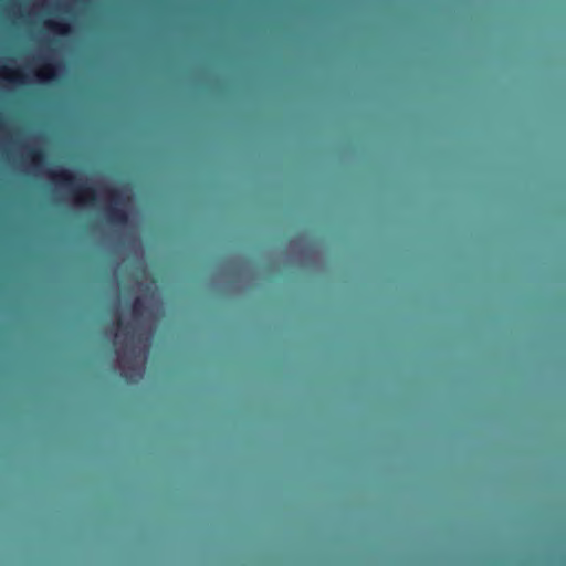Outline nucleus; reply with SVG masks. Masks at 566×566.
<instances>
[{
    "instance_id": "nucleus-1",
    "label": "nucleus",
    "mask_w": 566,
    "mask_h": 566,
    "mask_svg": "<svg viewBox=\"0 0 566 566\" xmlns=\"http://www.w3.org/2000/svg\"><path fill=\"white\" fill-rule=\"evenodd\" d=\"M49 177L56 184L72 191L74 199L78 203H95L96 191L94 188L86 185H77V177L69 169L61 168L60 170H49Z\"/></svg>"
},
{
    "instance_id": "nucleus-2",
    "label": "nucleus",
    "mask_w": 566,
    "mask_h": 566,
    "mask_svg": "<svg viewBox=\"0 0 566 566\" xmlns=\"http://www.w3.org/2000/svg\"><path fill=\"white\" fill-rule=\"evenodd\" d=\"M111 205L105 210L106 221L114 226H125L129 220L128 212L120 208L118 205L122 203V192L117 188H106Z\"/></svg>"
},
{
    "instance_id": "nucleus-3",
    "label": "nucleus",
    "mask_w": 566,
    "mask_h": 566,
    "mask_svg": "<svg viewBox=\"0 0 566 566\" xmlns=\"http://www.w3.org/2000/svg\"><path fill=\"white\" fill-rule=\"evenodd\" d=\"M56 69V64L51 62V60L46 57L41 69L36 73V76L41 82L44 83L54 82L57 78Z\"/></svg>"
},
{
    "instance_id": "nucleus-4",
    "label": "nucleus",
    "mask_w": 566,
    "mask_h": 566,
    "mask_svg": "<svg viewBox=\"0 0 566 566\" xmlns=\"http://www.w3.org/2000/svg\"><path fill=\"white\" fill-rule=\"evenodd\" d=\"M27 157L34 167H40L45 161V154L40 148L28 149Z\"/></svg>"
},
{
    "instance_id": "nucleus-5",
    "label": "nucleus",
    "mask_w": 566,
    "mask_h": 566,
    "mask_svg": "<svg viewBox=\"0 0 566 566\" xmlns=\"http://www.w3.org/2000/svg\"><path fill=\"white\" fill-rule=\"evenodd\" d=\"M46 27L52 30L53 32L60 34V35H66L71 31V27L66 22H60V21H46Z\"/></svg>"
},
{
    "instance_id": "nucleus-6",
    "label": "nucleus",
    "mask_w": 566,
    "mask_h": 566,
    "mask_svg": "<svg viewBox=\"0 0 566 566\" xmlns=\"http://www.w3.org/2000/svg\"><path fill=\"white\" fill-rule=\"evenodd\" d=\"M146 310L145 302L142 297H136L132 303V313L135 317H139Z\"/></svg>"
},
{
    "instance_id": "nucleus-7",
    "label": "nucleus",
    "mask_w": 566,
    "mask_h": 566,
    "mask_svg": "<svg viewBox=\"0 0 566 566\" xmlns=\"http://www.w3.org/2000/svg\"><path fill=\"white\" fill-rule=\"evenodd\" d=\"M3 71L10 75V76H7V78L10 82L24 83V75L21 72H19V71H11V70H8V69H3Z\"/></svg>"
},
{
    "instance_id": "nucleus-8",
    "label": "nucleus",
    "mask_w": 566,
    "mask_h": 566,
    "mask_svg": "<svg viewBox=\"0 0 566 566\" xmlns=\"http://www.w3.org/2000/svg\"><path fill=\"white\" fill-rule=\"evenodd\" d=\"M117 326H118L119 332H126L128 328V325L124 324V322L122 319H118Z\"/></svg>"
}]
</instances>
